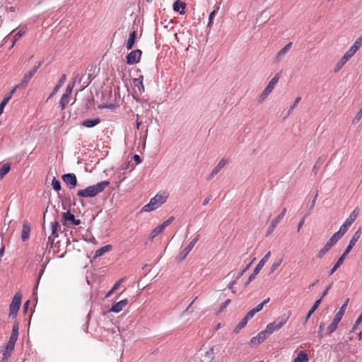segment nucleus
Here are the masks:
<instances>
[{
	"mask_svg": "<svg viewBox=\"0 0 362 362\" xmlns=\"http://www.w3.org/2000/svg\"><path fill=\"white\" fill-rule=\"evenodd\" d=\"M230 303V299H228L224 303H223L221 306V308H220V312L223 311Z\"/></svg>",
	"mask_w": 362,
	"mask_h": 362,
	"instance_id": "69168bd1",
	"label": "nucleus"
},
{
	"mask_svg": "<svg viewBox=\"0 0 362 362\" xmlns=\"http://www.w3.org/2000/svg\"><path fill=\"white\" fill-rule=\"evenodd\" d=\"M136 37V31H133L132 33H131L129 34V38L126 43V47L128 50L131 49L133 47L134 42H135Z\"/></svg>",
	"mask_w": 362,
	"mask_h": 362,
	"instance_id": "393cba45",
	"label": "nucleus"
},
{
	"mask_svg": "<svg viewBox=\"0 0 362 362\" xmlns=\"http://www.w3.org/2000/svg\"><path fill=\"white\" fill-rule=\"evenodd\" d=\"M199 235H196V237L189 243V245L182 250L178 256L176 257L177 262H182L187 257L192 248L194 247L197 242L199 240Z\"/></svg>",
	"mask_w": 362,
	"mask_h": 362,
	"instance_id": "6e6552de",
	"label": "nucleus"
},
{
	"mask_svg": "<svg viewBox=\"0 0 362 362\" xmlns=\"http://www.w3.org/2000/svg\"><path fill=\"white\" fill-rule=\"evenodd\" d=\"M185 7L186 4L180 0L175 1L173 4V10L179 12L180 14L185 13Z\"/></svg>",
	"mask_w": 362,
	"mask_h": 362,
	"instance_id": "412c9836",
	"label": "nucleus"
},
{
	"mask_svg": "<svg viewBox=\"0 0 362 362\" xmlns=\"http://www.w3.org/2000/svg\"><path fill=\"white\" fill-rule=\"evenodd\" d=\"M173 220L174 217L171 216L166 221H165L162 224H160V226L163 227V229H165L170 223L173 222Z\"/></svg>",
	"mask_w": 362,
	"mask_h": 362,
	"instance_id": "6e6d98bb",
	"label": "nucleus"
},
{
	"mask_svg": "<svg viewBox=\"0 0 362 362\" xmlns=\"http://www.w3.org/2000/svg\"><path fill=\"white\" fill-rule=\"evenodd\" d=\"M62 217L64 219V221H71V222H72V221H74V218H75L74 215L71 214L69 211L63 213Z\"/></svg>",
	"mask_w": 362,
	"mask_h": 362,
	"instance_id": "79ce46f5",
	"label": "nucleus"
},
{
	"mask_svg": "<svg viewBox=\"0 0 362 362\" xmlns=\"http://www.w3.org/2000/svg\"><path fill=\"white\" fill-rule=\"evenodd\" d=\"M33 76L34 74L30 71H28L27 74L24 75L21 82L19 84L16 85L14 88L16 89L25 88Z\"/></svg>",
	"mask_w": 362,
	"mask_h": 362,
	"instance_id": "dca6fc26",
	"label": "nucleus"
},
{
	"mask_svg": "<svg viewBox=\"0 0 362 362\" xmlns=\"http://www.w3.org/2000/svg\"><path fill=\"white\" fill-rule=\"evenodd\" d=\"M65 81H66V75L63 74L61 78L59 79V81H58V83L54 88L52 93L50 94L49 98H52L54 95H55L58 92V90L64 85Z\"/></svg>",
	"mask_w": 362,
	"mask_h": 362,
	"instance_id": "a878e982",
	"label": "nucleus"
},
{
	"mask_svg": "<svg viewBox=\"0 0 362 362\" xmlns=\"http://www.w3.org/2000/svg\"><path fill=\"white\" fill-rule=\"evenodd\" d=\"M280 76H281L280 73H277L271 79V81L269 82L268 85L264 89L262 93L259 95V100H258L259 103H262L267 98V96L272 92L275 86L278 83Z\"/></svg>",
	"mask_w": 362,
	"mask_h": 362,
	"instance_id": "39448f33",
	"label": "nucleus"
},
{
	"mask_svg": "<svg viewBox=\"0 0 362 362\" xmlns=\"http://www.w3.org/2000/svg\"><path fill=\"white\" fill-rule=\"evenodd\" d=\"M25 30L23 29H21L18 32H17L14 36H13V42H12V45H11V47H13V45H15L16 42L20 39L24 34H25Z\"/></svg>",
	"mask_w": 362,
	"mask_h": 362,
	"instance_id": "4c0bfd02",
	"label": "nucleus"
},
{
	"mask_svg": "<svg viewBox=\"0 0 362 362\" xmlns=\"http://www.w3.org/2000/svg\"><path fill=\"white\" fill-rule=\"evenodd\" d=\"M216 11L215 10L210 13L209 16V23H208V26L209 27H210L211 25L212 24L213 19H214V17L216 15Z\"/></svg>",
	"mask_w": 362,
	"mask_h": 362,
	"instance_id": "13d9d810",
	"label": "nucleus"
},
{
	"mask_svg": "<svg viewBox=\"0 0 362 362\" xmlns=\"http://www.w3.org/2000/svg\"><path fill=\"white\" fill-rule=\"evenodd\" d=\"M69 97L67 94L64 93L61 98L60 102H59V107H61V110H64L68 103Z\"/></svg>",
	"mask_w": 362,
	"mask_h": 362,
	"instance_id": "c9c22d12",
	"label": "nucleus"
},
{
	"mask_svg": "<svg viewBox=\"0 0 362 362\" xmlns=\"http://www.w3.org/2000/svg\"><path fill=\"white\" fill-rule=\"evenodd\" d=\"M262 342V341H260V339L259 338L258 335L252 337L250 341V344L251 345H254L255 346L259 345Z\"/></svg>",
	"mask_w": 362,
	"mask_h": 362,
	"instance_id": "49530a36",
	"label": "nucleus"
},
{
	"mask_svg": "<svg viewBox=\"0 0 362 362\" xmlns=\"http://www.w3.org/2000/svg\"><path fill=\"white\" fill-rule=\"evenodd\" d=\"M110 182L104 180L93 185L88 186L86 189H80L77 192V196L79 197H93L99 193L102 192L108 185Z\"/></svg>",
	"mask_w": 362,
	"mask_h": 362,
	"instance_id": "f257e3e1",
	"label": "nucleus"
},
{
	"mask_svg": "<svg viewBox=\"0 0 362 362\" xmlns=\"http://www.w3.org/2000/svg\"><path fill=\"white\" fill-rule=\"evenodd\" d=\"M362 37L358 38L351 47L345 52L341 59L337 63L334 71L338 72L344 65L356 54L361 45Z\"/></svg>",
	"mask_w": 362,
	"mask_h": 362,
	"instance_id": "7ed1b4c3",
	"label": "nucleus"
},
{
	"mask_svg": "<svg viewBox=\"0 0 362 362\" xmlns=\"http://www.w3.org/2000/svg\"><path fill=\"white\" fill-rule=\"evenodd\" d=\"M308 355L304 351H300L293 362H308Z\"/></svg>",
	"mask_w": 362,
	"mask_h": 362,
	"instance_id": "473e14b6",
	"label": "nucleus"
},
{
	"mask_svg": "<svg viewBox=\"0 0 362 362\" xmlns=\"http://www.w3.org/2000/svg\"><path fill=\"white\" fill-rule=\"evenodd\" d=\"M74 86H75V81H73V82L69 83L66 88V91L64 93L67 94L68 95L70 96V95L72 93L73 88H74Z\"/></svg>",
	"mask_w": 362,
	"mask_h": 362,
	"instance_id": "3c124183",
	"label": "nucleus"
},
{
	"mask_svg": "<svg viewBox=\"0 0 362 362\" xmlns=\"http://www.w3.org/2000/svg\"><path fill=\"white\" fill-rule=\"evenodd\" d=\"M62 179L70 189H74L77 185V178L74 173L64 174Z\"/></svg>",
	"mask_w": 362,
	"mask_h": 362,
	"instance_id": "9b49d317",
	"label": "nucleus"
},
{
	"mask_svg": "<svg viewBox=\"0 0 362 362\" xmlns=\"http://www.w3.org/2000/svg\"><path fill=\"white\" fill-rule=\"evenodd\" d=\"M286 212V209L284 208L283 210L281 211V212L280 213V214L277 217H276L275 218H274L272 220V223H273V225L277 226L279 224V223L280 222V221L284 217Z\"/></svg>",
	"mask_w": 362,
	"mask_h": 362,
	"instance_id": "e433bc0d",
	"label": "nucleus"
},
{
	"mask_svg": "<svg viewBox=\"0 0 362 362\" xmlns=\"http://www.w3.org/2000/svg\"><path fill=\"white\" fill-rule=\"evenodd\" d=\"M142 52L140 49H135L129 53L127 56V64L134 65L139 62Z\"/></svg>",
	"mask_w": 362,
	"mask_h": 362,
	"instance_id": "1a4fd4ad",
	"label": "nucleus"
},
{
	"mask_svg": "<svg viewBox=\"0 0 362 362\" xmlns=\"http://www.w3.org/2000/svg\"><path fill=\"white\" fill-rule=\"evenodd\" d=\"M16 90L17 89L13 88L9 93H8L5 95V97L4 98L2 101L1 102V103H0V115L3 113L4 109L5 106H6V105L8 103V101L11 98L13 94L16 92Z\"/></svg>",
	"mask_w": 362,
	"mask_h": 362,
	"instance_id": "a211bd4d",
	"label": "nucleus"
},
{
	"mask_svg": "<svg viewBox=\"0 0 362 362\" xmlns=\"http://www.w3.org/2000/svg\"><path fill=\"white\" fill-rule=\"evenodd\" d=\"M18 330H19V325L18 323L15 322L13 328H12V332L9 337V339L12 341H16L18 337Z\"/></svg>",
	"mask_w": 362,
	"mask_h": 362,
	"instance_id": "bb28decb",
	"label": "nucleus"
},
{
	"mask_svg": "<svg viewBox=\"0 0 362 362\" xmlns=\"http://www.w3.org/2000/svg\"><path fill=\"white\" fill-rule=\"evenodd\" d=\"M290 316L291 312H288L287 315L284 314L279 316L274 322L268 324L266 327L265 330L269 335H271L274 332L279 331L288 322Z\"/></svg>",
	"mask_w": 362,
	"mask_h": 362,
	"instance_id": "20e7f679",
	"label": "nucleus"
},
{
	"mask_svg": "<svg viewBox=\"0 0 362 362\" xmlns=\"http://www.w3.org/2000/svg\"><path fill=\"white\" fill-rule=\"evenodd\" d=\"M173 220L174 217L171 216L166 221H165L162 224H160V226L163 227V229H165L170 223L173 222Z\"/></svg>",
	"mask_w": 362,
	"mask_h": 362,
	"instance_id": "864d4df0",
	"label": "nucleus"
},
{
	"mask_svg": "<svg viewBox=\"0 0 362 362\" xmlns=\"http://www.w3.org/2000/svg\"><path fill=\"white\" fill-rule=\"evenodd\" d=\"M144 76L140 75L137 78L134 79V86L137 87L139 91L141 93L144 92V86L143 83Z\"/></svg>",
	"mask_w": 362,
	"mask_h": 362,
	"instance_id": "4be33fe9",
	"label": "nucleus"
},
{
	"mask_svg": "<svg viewBox=\"0 0 362 362\" xmlns=\"http://www.w3.org/2000/svg\"><path fill=\"white\" fill-rule=\"evenodd\" d=\"M11 354V351L4 349L2 354L1 362H6Z\"/></svg>",
	"mask_w": 362,
	"mask_h": 362,
	"instance_id": "a19ab883",
	"label": "nucleus"
},
{
	"mask_svg": "<svg viewBox=\"0 0 362 362\" xmlns=\"http://www.w3.org/2000/svg\"><path fill=\"white\" fill-rule=\"evenodd\" d=\"M339 240L332 235L325 246L320 249L317 254V257L321 259L338 241Z\"/></svg>",
	"mask_w": 362,
	"mask_h": 362,
	"instance_id": "9d476101",
	"label": "nucleus"
},
{
	"mask_svg": "<svg viewBox=\"0 0 362 362\" xmlns=\"http://www.w3.org/2000/svg\"><path fill=\"white\" fill-rule=\"evenodd\" d=\"M362 322V313L360 314V315L358 317L356 322H355V325H354L353 327V329L352 330L354 331L356 327Z\"/></svg>",
	"mask_w": 362,
	"mask_h": 362,
	"instance_id": "e2e57ef3",
	"label": "nucleus"
},
{
	"mask_svg": "<svg viewBox=\"0 0 362 362\" xmlns=\"http://www.w3.org/2000/svg\"><path fill=\"white\" fill-rule=\"evenodd\" d=\"M325 326V324L324 322H321L319 325L317 334H318V337L320 339H321L324 337L323 330H324Z\"/></svg>",
	"mask_w": 362,
	"mask_h": 362,
	"instance_id": "8fccbe9b",
	"label": "nucleus"
},
{
	"mask_svg": "<svg viewBox=\"0 0 362 362\" xmlns=\"http://www.w3.org/2000/svg\"><path fill=\"white\" fill-rule=\"evenodd\" d=\"M355 219V217L352 218V214L350 215L349 218H347L345 221H344V224H346L347 226H350L352 223L354 222Z\"/></svg>",
	"mask_w": 362,
	"mask_h": 362,
	"instance_id": "680f3d73",
	"label": "nucleus"
},
{
	"mask_svg": "<svg viewBox=\"0 0 362 362\" xmlns=\"http://www.w3.org/2000/svg\"><path fill=\"white\" fill-rule=\"evenodd\" d=\"M350 252H347V250L346 249L345 251L343 252V254L341 255V256L339 258V259L337 260V262L335 263V264L333 266V267L332 268V269L330 270V272H329V274L332 275V274H334L337 269L343 264L344 261V259L346 258V255L349 253Z\"/></svg>",
	"mask_w": 362,
	"mask_h": 362,
	"instance_id": "6ab92c4d",
	"label": "nucleus"
},
{
	"mask_svg": "<svg viewBox=\"0 0 362 362\" xmlns=\"http://www.w3.org/2000/svg\"><path fill=\"white\" fill-rule=\"evenodd\" d=\"M100 122L99 118H95L93 119H86L82 122V125L87 128H91L98 125Z\"/></svg>",
	"mask_w": 362,
	"mask_h": 362,
	"instance_id": "5701e85b",
	"label": "nucleus"
},
{
	"mask_svg": "<svg viewBox=\"0 0 362 362\" xmlns=\"http://www.w3.org/2000/svg\"><path fill=\"white\" fill-rule=\"evenodd\" d=\"M256 313H257L255 311V310L252 309L246 314L245 317L249 320L250 319L252 318Z\"/></svg>",
	"mask_w": 362,
	"mask_h": 362,
	"instance_id": "052dcab7",
	"label": "nucleus"
},
{
	"mask_svg": "<svg viewBox=\"0 0 362 362\" xmlns=\"http://www.w3.org/2000/svg\"><path fill=\"white\" fill-rule=\"evenodd\" d=\"M271 255V252L269 251L264 256V257L259 262V263L257 264V266L255 267L254 271H255V274H258L259 272H260V270L262 269V267H264V265L265 264V263L267 262V261L268 260V259L269 258Z\"/></svg>",
	"mask_w": 362,
	"mask_h": 362,
	"instance_id": "aec40b11",
	"label": "nucleus"
},
{
	"mask_svg": "<svg viewBox=\"0 0 362 362\" xmlns=\"http://www.w3.org/2000/svg\"><path fill=\"white\" fill-rule=\"evenodd\" d=\"M361 235V228L358 229L353 235L351 239L349 241V245L346 248L347 252H351L352 248L354 247L358 239Z\"/></svg>",
	"mask_w": 362,
	"mask_h": 362,
	"instance_id": "2eb2a0df",
	"label": "nucleus"
},
{
	"mask_svg": "<svg viewBox=\"0 0 362 362\" xmlns=\"http://www.w3.org/2000/svg\"><path fill=\"white\" fill-rule=\"evenodd\" d=\"M11 165L9 163L4 164L0 168V180H2L4 176L10 171Z\"/></svg>",
	"mask_w": 362,
	"mask_h": 362,
	"instance_id": "2f4dec72",
	"label": "nucleus"
},
{
	"mask_svg": "<svg viewBox=\"0 0 362 362\" xmlns=\"http://www.w3.org/2000/svg\"><path fill=\"white\" fill-rule=\"evenodd\" d=\"M339 324L332 321V322L329 324V325L327 327L325 335L326 336H331L332 333H334L337 327Z\"/></svg>",
	"mask_w": 362,
	"mask_h": 362,
	"instance_id": "c85d7f7f",
	"label": "nucleus"
},
{
	"mask_svg": "<svg viewBox=\"0 0 362 362\" xmlns=\"http://www.w3.org/2000/svg\"><path fill=\"white\" fill-rule=\"evenodd\" d=\"M173 220L174 217L171 216L166 221H165L162 224H160V226L163 227V229H165L170 223L173 222Z\"/></svg>",
	"mask_w": 362,
	"mask_h": 362,
	"instance_id": "5fc2aeb1",
	"label": "nucleus"
},
{
	"mask_svg": "<svg viewBox=\"0 0 362 362\" xmlns=\"http://www.w3.org/2000/svg\"><path fill=\"white\" fill-rule=\"evenodd\" d=\"M129 301L127 299L122 300L119 302L112 303L111 308L108 310L109 313H118L121 312L124 308L128 304Z\"/></svg>",
	"mask_w": 362,
	"mask_h": 362,
	"instance_id": "ddd939ff",
	"label": "nucleus"
},
{
	"mask_svg": "<svg viewBox=\"0 0 362 362\" xmlns=\"http://www.w3.org/2000/svg\"><path fill=\"white\" fill-rule=\"evenodd\" d=\"M300 100H301L300 97H298L296 98L293 105L291 106V107L288 110V114H290L293 110V109L297 106V105L299 103Z\"/></svg>",
	"mask_w": 362,
	"mask_h": 362,
	"instance_id": "603ef678",
	"label": "nucleus"
},
{
	"mask_svg": "<svg viewBox=\"0 0 362 362\" xmlns=\"http://www.w3.org/2000/svg\"><path fill=\"white\" fill-rule=\"evenodd\" d=\"M349 228V226H347L346 224L343 223L339 230L337 232H336L335 233H334L333 235L338 239L339 240L340 238H341L346 233L347 230Z\"/></svg>",
	"mask_w": 362,
	"mask_h": 362,
	"instance_id": "cd10ccee",
	"label": "nucleus"
},
{
	"mask_svg": "<svg viewBox=\"0 0 362 362\" xmlns=\"http://www.w3.org/2000/svg\"><path fill=\"white\" fill-rule=\"evenodd\" d=\"M59 227L60 226L57 221H52L51 223L52 235L54 238L58 237V229L59 228Z\"/></svg>",
	"mask_w": 362,
	"mask_h": 362,
	"instance_id": "7c9ffc66",
	"label": "nucleus"
},
{
	"mask_svg": "<svg viewBox=\"0 0 362 362\" xmlns=\"http://www.w3.org/2000/svg\"><path fill=\"white\" fill-rule=\"evenodd\" d=\"M41 66V62H37L34 66L33 68L30 70V71L35 74L37 71V70L40 68V66Z\"/></svg>",
	"mask_w": 362,
	"mask_h": 362,
	"instance_id": "774afa93",
	"label": "nucleus"
},
{
	"mask_svg": "<svg viewBox=\"0 0 362 362\" xmlns=\"http://www.w3.org/2000/svg\"><path fill=\"white\" fill-rule=\"evenodd\" d=\"M163 227L159 225L158 226H157L156 228H155L153 231L151 232V235H150V237H149V239L152 240L154 238H156L159 233H160L161 232L163 231Z\"/></svg>",
	"mask_w": 362,
	"mask_h": 362,
	"instance_id": "f704fd0d",
	"label": "nucleus"
},
{
	"mask_svg": "<svg viewBox=\"0 0 362 362\" xmlns=\"http://www.w3.org/2000/svg\"><path fill=\"white\" fill-rule=\"evenodd\" d=\"M52 186L54 190L58 192L61 189V183L59 180L56 179L55 177L53 178L52 181Z\"/></svg>",
	"mask_w": 362,
	"mask_h": 362,
	"instance_id": "58836bf2",
	"label": "nucleus"
},
{
	"mask_svg": "<svg viewBox=\"0 0 362 362\" xmlns=\"http://www.w3.org/2000/svg\"><path fill=\"white\" fill-rule=\"evenodd\" d=\"M255 259V258H254V259L252 261H251L250 262H249L237 275L236 276V279H240L243 275V274L249 269V267H250L251 264L252 263V262Z\"/></svg>",
	"mask_w": 362,
	"mask_h": 362,
	"instance_id": "de8ad7c7",
	"label": "nucleus"
},
{
	"mask_svg": "<svg viewBox=\"0 0 362 362\" xmlns=\"http://www.w3.org/2000/svg\"><path fill=\"white\" fill-rule=\"evenodd\" d=\"M21 299L22 295L19 292L16 293L9 305V317L12 319L16 317L21 304Z\"/></svg>",
	"mask_w": 362,
	"mask_h": 362,
	"instance_id": "423d86ee",
	"label": "nucleus"
},
{
	"mask_svg": "<svg viewBox=\"0 0 362 362\" xmlns=\"http://www.w3.org/2000/svg\"><path fill=\"white\" fill-rule=\"evenodd\" d=\"M248 322V320L245 317L240 320V322L238 324V325L234 328L233 332L235 333H238L240 329L245 327Z\"/></svg>",
	"mask_w": 362,
	"mask_h": 362,
	"instance_id": "72a5a7b5",
	"label": "nucleus"
},
{
	"mask_svg": "<svg viewBox=\"0 0 362 362\" xmlns=\"http://www.w3.org/2000/svg\"><path fill=\"white\" fill-rule=\"evenodd\" d=\"M21 299L22 295L19 292L16 293L9 305V317L12 319L16 317L21 304Z\"/></svg>",
	"mask_w": 362,
	"mask_h": 362,
	"instance_id": "0eeeda50",
	"label": "nucleus"
},
{
	"mask_svg": "<svg viewBox=\"0 0 362 362\" xmlns=\"http://www.w3.org/2000/svg\"><path fill=\"white\" fill-rule=\"evenodd\" d=\"M30 226L27 221H25L22 227L21 239L23 241H26L30 236Z\"/></svg>",
	"mask_w": 362,
	"mask_h": 362,
	"instance_id": "f3484780",
	"label": "nucleus"
},
{
	"mask_svg": "<svg viewBox=\"0 0 362 362\" xmlns=\"http://www.w3.org/2000/svg\"><path fill=\"white\" fill-rule=\"evenodd\" d=\"M16 342V341H15L8 339V341L6 343L5 349L13 352V351L14 350V346H15Z\"/></svg>",
	"mask_w": 362,
	"mask_h": 362,
	"instance_id": "c03bdc74",
	"label": "nucleus"
},
{
	"mask_svg": "<svg viewBox=\"0 0 362 362\" xmlns=\"http://www.w3.org/2000/svg\"><path fill=\"white\" fill-rule=\"evenodd\" d=\"M260 341L263 342L265 339H267L270 335L267 333V332L264 329L257 334Z\"/></svg>",
	"mask_w": 362,
	"mask_h": 362,
	"instance_id": "a18cd8bd",
	"label": "nucleus"
},
{
	"mask_svg": "<svg viewBox=\"0 0 362 362\" xmlns=\"http://www.w3.org/2000/svg\"><path fill=\"white\" fill-rule=\"evenodd\" d=\"M111 249H112V245H105L95 251V257L102 256L105 253L111 250Z\"/></svg>",
	"mask_w": 362,
	"mask_h": 362,
	"instance_id": "c756f323",
	"label": "nucleus"
},
{
	"mask_svg": "<svg viewBox=\"0 0 362 362\" xmlns=\"http://www.w3.org/2000/svg\"><path fill=\"white\" fill-rule=\"evenodd\" d=\"M344 313H341V311H338L336 315L334 317V319L332 321L339 324L340 321L341 320Z\"/></svg>",
	"mask_w": 362,
	"mask_h": 362,
	"instance_id": "09e8293b",
	"label": "nucleus"
},
{
	"mask_svg": "<svg viewBox=\"0 0 362 362\" xmlns=\"http://www.w3.org/2000/svg\"><path fill=\"white\" fill-rule=\"evenodd\" d=\"M168 198V193L165 191L156 194L153 198L151 199L149 203L144 205L141 208V212H150L157 209L162 204L165 203Z\"/></svg>",
	"mask_w": 362,
	"mask_h": 362,
	"instance_id": "f03ea898",
	"label": "nucleus"
},
{
	"mask_svg": "<svg viewBox=\"0 0 362 362\" xmlns=\"http://www.w3.org/2000/svg\"><path fill=\"white\" fill-rule=\"evenodd\" d=\"M292 42H288V44H286L283 48H281L277 53L275 55V57H274V62L275 63H279L280 62L284 57L285 56V54L290 50V49L292 47Z\"/></svg>",
	"mask_w": 362,
	"mask_h": 362,
	"instance_id": "4468645a",
	"label": "nucleus"
},
{
	"mask_svg": "<svg viewBox=\"0 0 362 362\" xmlns=\"http://www.w3.org/2000/svg\"><path fill=\"white\" fill-rule=\"evenodd\" d=\"M257 275V274H255V271H253L252 274L249 276L248 280L245 283V286H247L252 281H253Z\"/></svg>",
	"mask_w": 362,
	"mask_h": 362,
	"instance_id": "338daca9",
	"label": "nucleus"
},
{
	"mask_svg": "<svg viewBox=\"0 0 362 362\" xmlns=\"http://www.w3.org/2000/svg\"><path fill=\"white\" fill-rule=\"evenodd\" d=\"M321 303V299H318L317 300L313 305L312 306L311 309L309 310V312L308 313V314L306 315L305 319H304V321H303V323H306L307 321L308 320V319L310 317V316L313 314V313L317 310V308L319 307L320 304Z\"/></svg>",
	"mask_w": 362,
	"mask_h": 362,
	"instance_id": "b1692460",
	"label": "nucleus"
},
{
	"mask_svg": "<svg viewBox=\"0 0 362 362\" xmlns=\"http://www.w3.org/2000/svg\"><path fill=\"white\" fill-rule=\"evenodd\" d=\"M277 226L276 225H273V223H271L269 227L268 228V230H267V236H269L270 234H272L274 229L276 228Z\"/></svg>",
	"mask_w": 362,
	"mask_h": 362,
	"instance_id": "bf43d9fd",
	"label": "nucleus"
},
{
	"mask_svg": "<svg viewBox=\"0 0 362 362\" xmlns=\"http://www.w3.org/2000/svg\"><path fill=\"white\" fill-rule=\"evenodd\" d=\"M124 278H122L120 279L119 280H118L115 284L114 286H112V289L115 291L116 290H117L119 288V287L120 286L121 284L124 281Z\"/></svg>",
	"mask_w": 362,
	"mask_h": 362,
	"instance_id": "4d7b16f0",
	"label": "nucleus"
},
{
	"mask_svg": "<svg viewBox=\"0 0 362 362\" xmlns=\"http://www.w3.org/2000/svg\"><path fill=\"white\" fill-rule=\"evenodd\" d=\"M228 163V160L227 159H225V158H222L219 162L217 164V165L216 167H214V168L212 170V171L211 172V173L208 175L207 177V180H210L211 179L214 178V177L217 175L221 170V169H223L225 165Z\"/></svg>",
	"mask_w": 362,
	"mask_h": 362,
	"instance_id": "f8f14e48",
	"label": "nucleus"
},
{
	"mask_svg": "<svg viewBox=\"0 0 362 362\" xmlns=\"http://www.w3.org/2000/svg\"><path fill=\"white\" fill-rule=\"evenodd\" d=\"M214 346L211 347L209 349V350H208L207 351L205 352L204 356L209 360H213L214 358Z\"/></svg>",
	"mask_w": 362,
	"mask_h": 362,
	"instance_id": "37998d69",
	"label": "nucleus"
},
{
	"mask_svg": "<svg viewBox=\"0 0 362 362\" xmlns=\"http://www.w3.org/2000/svg\"><path fill=\"white\" fill-rule=\"evenodd\" d=\"M283 259L280 258L273 263L270 268L269 274H272L281 264Z\"/></svg>",
	"mask_w": 362,
	"mask_h": 362,
	"instance_id": "ea45409f",
	"label": "nucleus"
},
{
	"mask_svg": "<svg viewBox=\"0 0 362 362\" xmlns=\"http://www.w3.org/2000/svg\"><path fill=\"white\" fill-rule=\"evenodd\" d=\"M348 303H349V299L347 298L345 300V302L344 303V304L341 306V308H339V310L341 311V313H344L345 310H346V308L347 307Z\"/></svg>",
	"mask_w": 362,
	"mask_h": 362,
	"instance_id": "0e129e2a",
	"label": "nucleus"
}]
</instances>
